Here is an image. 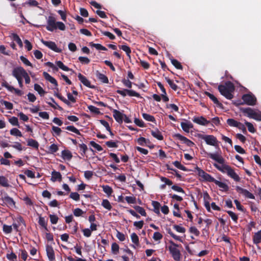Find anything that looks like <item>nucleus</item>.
<instances>
[{
    "instance_id": "nucleus-7",
    "label": "nucleus",
    "mask_w": 261,
    "mask_h": 261,
    "mask_svg": "<svg viewBox=\"0 0 261 261\" xmlns=\"http://www.w3.org/2000/svg\"><path fill=\"white\" fill-rule=\"evenodd\" d=\"M242 99L244 102L249 106H254L256 104V98L252 93L243 95Z\"/></svg>"
},
{
    "instance_id": "nucleus-15",
    "label": "nucleus",
    "mask_w": 261,
    "mask_h": 261,
    "mask_svg": "<svg viewBox=\"0 0 261 261\" xmlns=\"http://www.w3.org/2000/svg\"><path fill=\"white\" fill-rule=\"evenodd\" d=\"M204 94L208 96L211 100L213 101V102L216 104L218 107L221 108L222 107V104L219 101L217 98L213 94H211V93L205 91L204 92Z\"/></svg>"
},
{
    "instance_id": "nucleus-63",
    "label": "nucleus",
    "mask_w": 261,
    "mask_h": 261,
    "mask_svg": "<svg viewBox=\"0 0 261 261\" xmlns=\"http://www.w3.org/2000/svg\"><path fill=\"white\" fill-rule=\"evenodd\" d=\"M58 150V146L55 144H51L49 147V151L50 153H55L57 152Z\"/></svg>"
},
{
    "instance_id": "nucleus-4",
    "label": "nucleus",
    "mask_w": 261,
    "mask_h": 261,
    "mask_svg": "<svg viewBox=\"0 0 261 261\" xmlns=\"http://www.w3.org/2000/svg\"><path fill=\"white\" fill-rule=\"evenodd\" d=\"M170 244L168 248L171 256L175 261H181V254L180 250L177 248L178 247H181V245H177L172 241H170Z\"/></svg>"
},
{
    "instance_id": "nucleus-13",
    "label": "nucleus",
    "mask_w": 261,
    "mask_h": 261,
    "mask_svg": "<svg viewBox=\"0 0 261 261\" xmlns=\"http://www.w3.org/2000/svg\"><path fill=\"white\" fill-rule=\"evenodd\" d=\"M211 200V198L207 192H205L203 194V200L204 204L208 212H211V206L210 204V201Z\"/></svg>"
},
{
    "instance_id": "nucleus-22",
    "label": "nucleus",
    "mask_w": 261,
    "mask_h": 261,
    "mask_svg": "<svg viewBox=\"0 0 261 261\" xmlns=\"http://www.w3.org/2000/svg\"><path fill=\"white\" fill-rule=\"evenodd\" d=\"M130 238L132 242L134 244V245H133V247L134 248L138 247L139 246V237L137 234L135 232L132 233L130 235Z\"/></svg>"
},
{
    "instance_id": "nucleus-54",
    "label": "nucleus",
    "mask_w": 261,
    "mask_h": 261,
    "mask_svg": "<svg viewBox=\"0 0 261 261\" xmlns=\"http://www.w3.org/2000/svg\"><path fill=\"white\" fill-rule=\"evenodd\" d=\"M126 92H127V95L129 96L140 97V94L134 90L127 89V91H126Z\"/></svg>"
},
{
    "instance_id": "nucleus-1",
    "label": "nucleus",
    "mask_w": 261,
    "mask_h": 261,
    "mask_svg": "<svg viewBox=\"0 0 261 261\" xmlns=\"http://www.w3.org/2000/svg\"><path fill=\"white\" fill-rule=\"evenodd\" d=\"M218 89L220 94L228 99H231L233 97V92L235 90L234 84L230 81H227L224 85L221 84L218 86Z\"/></svg>"
},
{
    "instance_id": "nucleus-23",
    "label": "nucleus",
    "mask_w": 261,
    "mask_h": 261,
    "mask_svg": "<svg viewBox=\"0 0 261 261\" xmlns=\"http://www.w3.org/2000/svg\"><path fill=\"white\" fill-rule=\"evenodd\" d=\"M227 123L230 126L233 127H240V125H242V123L238 122L232 118H229L227 120Z\"/></svg>"
},
{
    "instance_id": "nucleus-51",
    "label": "nucleus",
    "mask_w": 261,
    "mask_h": 261,
    "mask_svg": "<svg viewBox=\"0 0 261 261\" xmlns=\"http://www.w3.org/2000/svg\"><path fill=\"white\" fill-rule=\"evenodd\" d=\"M227 214L231 218L233 221L237 222L238 219V216L234 213L230 211H227Z\"/></svg>"
},
{
    "instance_id": "nucleus-11",
    "label": "nucleus",
    "mask_w": 261,
    "mask_h": 261,
    "mask_svg": "<svg viewBox=\"0 0 261 261\" xmlns=\"http://www.w3.org/2000/svg\"><path fill=\"white\" fill-rule=\"evenodd\" d=\"M3 201L5 205H7L10 208L14 209L16 207L15 202L14 200L8 196H5L3 198Z\"/></svg>"
},
{
    "instance_id": "nucleus-40",
    "label": "nucleus",
    "mask_w": 261,
    "mask_h": 261,
    "mask_svg": "<svg viewBox=\"0 0 261 261\" xmlns=\"http://www.w3.org/2000/svg\"><path fill=\"white\" fill-rule=\"evenodd\" d=\"M102 206L108 210H111L112 206L110 202L107 199H104L101 203Z\"/></svg>"
},
{
    "instance_id": "nucleus-37",
    "label": "nucleus",
    "mask_w": 261,
    "mask_h": 261,
    "mask_svg": "<svg viewBox=\"0 0 261 261\" xmlns=\"http://www.w3.org/2000/svg\"><path fill=\"white\" fill-rule=\"evenodd\" d=\"M28 145L33 147L35 148H38L39 146L38 143L35 140L32 139H28Z\"/></svg>"
},
{
    "instance_id": "nucleus-9",
    "label": "nucleus",
    "mask_w": 261,
    "mask_h": 261,
    "mask_svg": "<svg viewBox=\"0 0 261 261\" xmlns=\"http://www.w3.org/2000/svg\"><path fill=\"white\" fill-rule=\"evenodd\" d=\"M41 41L45 46L56 53H61L62 51V50L57 47L54 42L44 41L43 40H41Z\"/></svg>"
},
{
    "instance_id": "nucleus-20",
    "label": "nucleus",
    "mask_w": 261,
    "mask_h": 261,
    "mask_svg": "<svg viewBox=\"0 0 261 261\" xmlns=\"http://www.w3.org/2000/svg\"><path fill=\"white\" fill-rule=\"evenodd\" d=\"M51 180L53 182L62 180V175L59 172L53 171L51 172Z\"/></svg>"
},
{
    "instance_id": "nucleus-62",
    "label": "nucleus",
    "mask_w": 261,
    "mask_h": 261,
    "mask_svg": "<svg viewBox=\"0 0 261 261\" xmlns=\"http://www.w3.org/2000/svg\"><path fill=\"white\" fill-rule=\"evenodd\" d=\"M88 109L89 111L91 112H93L95 114H98L99 113V110L97 107L90 105L88 107Z\"/></svg>"
},
{
    "instance_id": "nucleus-24",
    "label": "nucleus",
    "mask_w": 261,
    "mask_h": 261,
    "mask_svg": "<svg viewBox=\"0 0 261 261\" xmlns=\"http://www.w3.org/2000/svg\"><path fill=\"white\" fill-rule=\"evenodd\" d=\"M152 205L153 207L154 212L157 214H160V210L163 212V207H161V205L159 202L155 201H152Z\"/></svg>"
},
{
    "instance_id": "nucleus-19",
    "label": "nucleus",
    "mask_w": 261,
    "mask_h": 261,
    "mask_svg": "<svg viewBox=\"0 0 261 261\" xmlns=\"http://www.w3.org/2000/svg\"><path fill=\"white\" fill-rule=\"evenodd\" d=\"M166 166L167 167V169L169 170L168 172L169 174L175 175V176L177 177L179 180H183V177L180 174L178 173V171L177 170L170 168L168 164H167Z\"/></svg>"
},
{
    "instance_id": "nucleus-59",
    "label": "nucleus",
    "mask_w": 261,
    "mask_h": 261,
    "mask_svg": "<svg viewBox=\"0 0 261 261\" xmlns=\"http://www.w3.org/2000/svg\"><path fill=\"white\" fill-rule=\"evenodd\" d=\"M122 83H123L124 86H125V87H127L128 88H131L132 87V84H133L132 82H130L128 79H123L122 80Z\"/></svg>"
},
{
    "instance_id": "nucleus-45",
    "label": "nucleus",
    "mask_w": 261,
    "mask_h": 261,
    "mask_svg": "<svg viewBox=\"0 0 261 261\" xmlns=\"http://www.w3.org/2000/svg\"><path fill=\"white\" fill-rule=\"evenodd\" d=\"M90 45L92 47H95L97 50H107V48L100 44H96L93 42H90Z\"/></svg>"
},
{
    "instance_id": "nucleus-64",
    "label": "nucleus",
    "mask_w": 261,
    "mask_h": 261,
    "mask_svg": "<svg viewBox=\"0 0 261 261\" xmlns=\"http://www.w3.org/2000/svg\"><path fill=\"white\" fill-rule=\"evenodd\" d=\"M39 224L44 228L46 227V221L44 218L40 217L38 221Z\"/></svg>"
},
{
    "instance_id": "nucleus-8",
    "label": "nucleus",
    "mask_w": 261,
    "mask_h": 261,
    "mask_svg": "<svg viewBox=\"0 0 261 261\" xmlns=\"http://www.w3.org/2000/svg\"><path fill=\"white\" fill-rule=\"evenodd\" d=\"M173 137L180 140L189 147H193L194 145V143L192 141L179 134H175L173 135Z\"/></svg>"
},
{
    "instance_id": "nucleus-42",
    "label": "nucleus",
    "mask_w": 261,
    "mask_h": 261,
    "mask_svg": "<svg viewBox=\"0 0 261 261\" xmlns=\"http://www.w3.org/2000/svg\"><path fill=\"white\" fill-rule=\"evenodd\" d=\"M119 245L116 243H113L111 246L112 252L114 254H117L119 252Z\"/></svg>"
},
{
    "instance_id": "nucleus-38",
    "label": "nucleus",
    "mask_w": 261,
    "mask_h": 261,
    "mask_svg": "<svg viewBox=\"0 0 261 261\" xmlns=\"http://www.w3.org/2000/svg\"><path fill=\"white\" fill-rule=\"evenodd\" d=\"M173 164L178 169L184 171H188L187 168L184 166V165H181L180 162L177 161H176L173 163Z\"/></svg>"
},
{
    "instance_id": "nucleus-28",
    "label": "nucleus",
    "mask_w": 261,
    "mask_h": 261,
    "mask_svg": "<svg viewBox=\"0 0 261 261\" xmlns=\"http://www.w3.org/2000/svg\"><path fill=\"white\" fill-rule=\"evenodd\" d=\"M34 88V90L38 92L40 96H43L46 93L45 90L38 84H35Z\"/></svg>"
},
{
    "instance_id": "nucleus-29",
    "label": "nucleus",
    "mask_w": 261,
    "mask_h": 261,
    "mask_svg": "<svg viewBox=\"0 0 261 261\" xmlns=\"http://www.w3.org/2000/svg\"><path fill=\"white\" fill-rule=\"evenodd\" d=\"M43 75L45 79L50 82L51 84H54L55 86H57L58 85L57 82L55 79L52 77L50 75H49L48 73L44 72H43Z\"/></svg>"
},
{
    "instance_id": "nucleus-35",
    "label": "nucleus",
    "mask_w": 261,
    "mask_h": 261,
    "mask_svg": "<svg viewBox=\"0 0 261 261\" xmlns=\"http://www.w3.org/2000/svg\"><path fill=\"white\" fill-rule=\"evenodd\" d=\"M171 62L172 65L177 69H182V66L181 63L177 60L173 58L171 59Z\"/></svg>"
},
{
    "instance_id": "nucleus-34",
    "label": "nucleus",
    "mask_w": 261,
    "mask_h": 261,
    "mask_svg": "<svg viewBox=\"0 0 261 261\" xmlns=\"http://www.w3.org/2000/svg\"><path fill=\"white\" fill-rule=\"evenodd\" d=\"M165 79L171 89L174 91H176L178 89V86L174 83L173 80L168 77H166Z\"/></svg>"
},
{
    "instance_id": "nucleus-43",
    "label": "nucleus",
    "mask_w": 261,
    "mask_h": 261,
    "mask_svg": "<svg viewBox=\"0 0 261 261\" xmlns=\"http://www.w3.org/2000/svg\"><path fill=\"white\" fill-rule=\"evenodd\" d=\"M62 132V130L60 127L53 126L51 133L54 136H60Z\"/></svg>"
},
{
    "instance_id": "nucleus-47",
    "label": "nucleus",
    "mask_w": 261,
    "mask_h": 261,
    "mask_svg": "<svg viewBox=\"0 0 261 261\" xmlns=\"http://www.w3.org/2000/svg\"><path fill=\"white\" fill-rule=\"evenodd\" d=\"M3 230L5 233H10L12 231V226L4 224Z\"/></svg>"
},
{
    "instance_id": "nucleus-21",
    "label": "nucleus",
    "mask_w": 261,
    "mask_h": 261,
    "mask_svg": "<svg viewBox=\"0 0 261 261\" xmlns=\"http://www.w3.org/2000/svg\"><path fill=\"white\" fill-rule=\"evenodd\" d=\"M253 242L254 244H258L261 243V230L254 233L252 237Z\"/></svg>"
},
{
    "instance_id": "nucleus-55",
    "label": "nucleus",
    "mask_w": 261,
    "mask_h": 261,
    "mask_svg": "<svg viewBox=\"0 0 261 261\" xmlns=\"http://www.w3.org/2000/svg\"><path fill=\"white\" fill-rule=\"evenodd\" d=\"M9 122L14 126H19L18 120L17 118L12 117L9 119Z\"/></svg>"
},
{
    "instance_id": "nucleus-5",
    "label": "nucleus",
    "mask_w": 261,
    "mask_h": 261,
    "mask_svg": "<svg viewBox=\"0 0 261 261\" xmlns=\"http://www.w3.org/2000/svg\"><path fill=\"white\" fill-rule=\"evenodd\" d=\"M198 137L199 138L203 140L207 145L214 146L216 148H218V150L220 148L218 145V141L214 136L211 135L199 134Z\"/></svg>"
},
{
    "instance_id": "nucleus-46",
    "label": "nucleus",
    "mask_w": 261,
    "mask_h": 261,
    "mask_svg": "<svg viewBox=\"0 0 261 261\" xmlns=\"http://www.w3.org/2000/svg\"><path fill=\"white\" fill-rule=\"evenodd\" d=\"M203 179L208 182H213L214 183L216 180V179H215L213 176H212L210 174L207 173H206V174H205V176L203 177Z\"/></svg>"
},
{
    "instance_id": "nucleus-33",
    "label": "nucleus",
    "mask_w": 261,
    "mask_h": 261,
    "mask_svg": "<svg viewBox=\"0 0 261 261\" xmlns=\"http://www.w3.org/2000/svg\"><path fill=\"white\" fill-rule=\"evenodd\" d=\"M0 185L4 187H10L8 179L4 176H0Z\"/></svg>"
},
{
    "instance_id": "nucleus-56",
    "label": "nucleus",
    "mask_w": 261,
    "mask_h": 261,
    "mask_svg": "<svg viewBox=\"0 0 261 261\" xmlns=\"http://www.w3.org/2000/svg\"><path fill=\"white\" fill-rule=\"evenodd\" d=\"M125 199L129 204H135L136 202V198L134 196H126Z\"/></svg>"
},
{
    "instance_id": "nucleus-31",
    "label": "nucleus",
    "mask_w": 261,
    "mask_h": 261,
    "mask_svg": "<svg viewBox=\"0 0 261 261\" xmlns=\"http://www.w3.org/2000/svg\"><path fill=\"white\" fill-rule=\"evenodd\" d=\"M10 37L13 40L15 41L18 43L20 47H22L23 46V44L21 40L16 34L13 33H11L10 35Z\"/></svg>"
},
{
    "instance_id": "nucleus-57",
    "label": "nucleus",
    "mask_w": 261,
    "mask_h": 261,
    "mask_svg": "<svg viewBox=\"0 0 261 261\" xmlns=\"http://www.w3.org/2000/svg\"><path fill=\"white\" fill-rule=\"evenodd\" d=\"M2 104L4 105L6 108L8 110H12L13 108V104L9 101H2Z\"/></svg>"
},
{
    "instance_id": "nucleus-53",
    "label": "nucleus",
    "mask_w": 261,
    "mask_h": 261,
    "mask_svg": "<svg viewBox=\"0 0 261 261\" xmlns=\"http://www.w3.org/2000/svg\"><path fill=\"white\" fill-rule=\"evenodd\" d=\"M245 124L247 126L249 132L252 133H253L255 132V129L254 128L252 123L248 121H246Z\"/></svg>"
},
{
    "instance_id": "nucleus-26",
    "label": "nucleus",
    "mask_w": 261,
    "mask_h": 261,
    "mask_svg": "<svg viewBox=\"0 0 261 261\" xmlns=\"http://www.w3.org/2000/svg\"><path fill=\"white\" fill-rule=\"evenodd\" d=\"M78 78L79 80L86 86L90 87V82L84 76L82 75L81 73L78 74Z\"/></svg>"
},
{
    "instance_id": "nucleus-2",
    "label": "nucleus",
    "mask_w": 261,
    "mask_h": 261,
    "mask_svg": "<svg viewBox=\"0 0 261 261\" xmlns=\"http://www.w3.org/2000/svg\"><path fill=\"white\" fill-rule=\"evenodd\" d=\"M46 28L48 31L53 32L57 29H59L61 31H64L66 27L63 22L56 21L54 17L50 16L47 19Z\"/></svg>"
},
{
    "instance_id": "nucleus-6",
    "label": "nucleus",
    "mask_w": 261,
    "mask_h": 261,
    "mask_svg": "<svg viewBox=\"0 0 261 261\" xmlns=\"http://www.w3.org/2000/svg\"><path fill=\"white\" fill-rule=\"evenodd\" d=\"M242 111L247 114L248 117L257 121H261V112H256L250 108L242 109Z\"/></svg>"
},
{
    "instance_id": "nucleus-41",
    "label": "nucleus",
    "mask_w": 261,
    "mask_h": 261,
    "mask_svg": "<svg viewBox=\"0 0 261 261\" xmlns=\"http://www.w3.org/2000/svg\"><path fill=\"white\" fill-rule=\"evenodd\" d=\"M10 134L13 136L21 137L22 134L21 132L16 128H13L10 130Z\"/></svg>"
},
{
    "instance_id": "nucleus-44",
    "label": "nucleus",
    "mask_w": 261,
    "mask_h": 261,
    "mask_svg": "<svg viewBox=\"0 0 261 261\" xmlns=\"http://www.w3.org/2000/svg\"><path fill=\"white\" fill-rule=\"evenodd\" d=\"M103 192L108 195H110L113 192V190L110 186L108 185H103L102 186Z\"/></svg>"
},
{
    "instance_id": "nucleus-10",
    "label": "nucleus",
    "mask_w": 261,
    "mask_h": 261,
    "mask_svg": "<svg viewBox=\"0 0 261 261\" xmlns=\"http://www.w3.org/2000/svg\"><path fill=\"white\" fill-rule=\"evenodd\" d=\"M26 71L21 67L15 68L12 71V75L16 79L22 78Z\"/></svg>"
},
{
    "instance_id": "nucleus-36",
    "label": "nucleus",
    "mask_w": 261,
    "mask_h": 261,
    "mask_svg": "<svg viewBox=\"0 0 261 261\" xmlns=\"http://www.w3.org/2000/svg\"><path fill=\"white\" fill-rule=\"evenodd\" d=\"M151 134L154 138H156L158 140H161L163 139L161 133L158 129L152 130Z\"/></svg>"
},
{
    "instance_id": "nucleus-58",
    "label": "nucleus",
    "mask_w": 261,
    "mask_h": 261,
    "mask_svg": "<svg viewBox=\"0 0 261 261\" xmlns=\"http://www.w3.org/2000/svg\"><path fill=\"white\" fill-rule=\"evenodd\" d=\"M66 129L69 131L73 132V133H75L76 134H77L79 135H81L80 131L73 126H68L66 127Z\"/></svg>"
},
{
    "instance_id": "nucleus-16",
    "label": "nucleus",
    "mask_w": 261,
    "mask_h": 261,
    "mask_svg": "<svg viewBox=\"0 0 261 261\" xmlns=\"http://www.w3.org/2000/svg\"><path fill=\"white\" fill-rule=\"evenodd\" d=\"M46 251L49 261H54L55 257L54 250L53 247L50 246H47L46 248Z\"/></svg>"
},
{
    "instance_id": "nucleus-32",
    "label": "nucleus",
    "mask_w": 261,
    "mask_h": 261,
    "mask_svg": "<svg viewBox=\"0 0 261 261\" xmlns=\"http://www.w3.org/2000/svg\"><path fill=\"white\" fill-rule=\"evenodd\" d=\"M71 152L67 150H64L62 152V157L64 160L69 161L72 158Z\"/></svg>"
},
{
    "instance_id": "nucleus-3",
    "label": "nucleus",
    "mask_w": 261,
    "mask_h": 261,
    "mask_svg": "<svg viewBox=\"0 0 261 261\" xmlns=\"http://www.w3.org/2000/svg\"><path fill=\"white\" fill-rule=\"evenodd\" d=\"M200 149V153L201 154L203 155V156H205L206 155L208 157L217 162L219 164H223L225 163V160L222 156V152L220 148H219V150L216 151L215 153L206 152L203 147H201Z\"/></svg>"
},
{
    "instance_id": "nucleus-60",
    "label": "nucleus",
    "mask_w": 261,
    "mask_h": 261,
    "mask_svg": "<svg viewBox=\"0 0 261 261\" xmlns=\"http://www.w3.org/2000/svg\"><path fill=\"white\" fill-rule=\"evenodd\" d=\"M18 116L19 117L20 119L24 122H27L29 120L28 116L22 112L19 113Z\"/></svg>"
},
{
    "instance_id": "nucleus-50",
    "label": "nucleus",
    "mask_w": 261,
    "mask_h": 261,
    "mask_svg": "<svg viewBox=\"0 0 261 261\" xmlns=\"http://www.w3.org/2000/svg\"><path fill=\"white\" fill-rule=\"evenodd\" d=\"M134 208L142 216H145L146 215V212L143 207L140 206H135Z\"/></svg>"
},
{
    "instance_id": "nucleus-14",
    "label": "nucleus",
    "mask_w": 261,
    "mask_h": 261,
    "mask_svg": "<svg viewBox=\"0 0 261 261\" xmlns=\"http://www.w3.org/2000/svg\"><path fill=\"white\" fill-rule=\"evenodd\" d=\"M222 165L220 166L216 163L214 164V166L219 171H221L222 173H226L228 172V170L230 168V166L223 164H221Z\"/></svg>"
},
{
    "instance_id": "nucleus-27",
    "label": "nucleus",
    "mask_w": 261,
    "mask_h": 261,
    "mask_svg": "<svg viewBox=\"0 0 261 261\" xmlns=\"http://www.w3.org/2000/svg\"><path fill=\"white\" fill-rule=\"evenodd\" d=\"M215 184L217 186H219L220 188H221V190L223 191L227 192L229 190L228 186L225 183L216 180L215 182Z\"/></svg>"
},
{
    "instance_id": "nucleus-49",
    "label": "nucleus",
    "mask_w": 261,
    "mask_h": 261,
    "mask_svg": "<svg viewBox=\"0 0 261 261\" xmlns=\"http://www.w3.org/2000/svg\"><path fill=\"white\" fill-rule=\"evenodd\" d=\"M189 232L191 233L195 234L196 236H199L200 231L195 226H191L189 228Z\"/></svg>"
},
{
    "instance_id": "nucleus-12",
    "label": "nucleus",
    "mask_w": 261,
    "mask_h": 261,
    "mask_svg": "<svg viewBox=\"0 0 261 261\" xmlns=\"http://www.w3.org/2000/svg\"><path fill=\"white\" fill-rule=\"evenodd\" d=\"M192 120L194 123L203 126H206L211 123L210 121L206 120L203 116L194 117Z\"/></svg>"
},
{
    "instance_id": "nucleus-17",
    "label": "nucleus",
    "mask_w": 261,
    "mask_h": 261,
    "mask_svg": "<svg viewBox=\"0 0 261 261\" xmlns=\"http://www.w3.org/2000/svg\"><path fill=\"white\" fill-rule=\"evenodd\" d=\"M113 117L119 123H121L123 121L124 115L116 110H113Z\"/></svg>"
},
{
    "instance_id": "nucleus-61",
    "label": "nucleus",
    "mask_w": 261,
    "mask_h": 261,
    "mask_svg": "<svg viewBox=\"0 0 261 261\" xmlns=\"http://www.w3.org/2000/svg\"><path fill=\"white\" fill-rule=\"evenodd\" d=\"M171 189L172 190H173L174 191H176V192H180V193H184V194L185 193V192L184 190V189L182 188H181L180 187H179V186H178L177 185H173L171 187Z\"/></svg>"
},
{
    "instance_id": "nucleus-30",
    "label": "nucleus",
    "mask_w": 261,
    "mask_h": 261,
    "mask_svg": "<svg viewBox=\"0 0 261 261\" xmlns=\"http://www.w3.org/2000/svg\"><path fill=\"white\" fill-rule=\"evenodd\" d=\"M166 109L169 110L170 113L173 112V111L178 112V111L177 106L173 103H166Z\"/></svg>"
},
{
    "instance_id": "nucleus-39",
    "label": "nucleus",
    "mask_w": 261,
    "mask_h": 261,
    "mask_svg": "<svg viewBox=\"0 0 261 261\" xmlns=\"http://www.w3.org/2000/svg\"><path fill=\"white\" fill-rule=\"evenodd\" d=\"M56 63L58 67L61 69L66 71L69 70V68L66 66H65L61 61H56Z\"/></svg>"
},
{
    "instance_id": "nucleus-52",
    "label": "nucleus",
    "mask_w": 261,
    "mask_h": 261,
    "mask_svg": "<svg viewBox=\"0 0 261 261\" xmlns=\"http://www.w3.org/2000/svg\"><path fill=\"white\" fill-rule=\"evenodd\" d=\"M195 169L197 171L198 175L201 177V178H203L206 172H205L203 170L201 169L198 167H196Z\"/></svg>"
},
{
    "instance_id": "nucleus-18",
    "label": "nucleus",
    "mask_w": 261,
    "mask_h": 261,
    "mask_svg": "<svg viewBox=\"0 0 261 261\" xmlns=\"http://www.w3.org/2000/svg\"><path fill=\"white\" fill-rule=\"evenodd\" d=\"M180 125L182 130L187 133H189L190 132V129L193 127V125L190 121L187 122H181Z\"/></svg>"
},
{
    "instance_id": "nucleus-25",
    "label": "nucleus",
    "mask_w": 261,
    "mask_h": 261,
    "mask_svg": "<svg viewBox=\"0 0 261 261\" xmlns=\"http://www.w3.org/2000/svg\"><path fill=\"white\" fill-rule=\"evenodd\" d=\"M96 75L97 79L103 83H108L109 82L108 77L98 71H96Z\"/></svg>"
},
{
    "instance_id": "nucleus-48",
    "label": "nucleus",
    "mask_w": 261,
    "mask_h": 261,
    "mask_svg": "<svg viewBox=\"0 0 261 261\" xmlns=\"http://www.w3.org/2000/svg\"><path fill=\"white\" fill-rule=\"evenodd\" d=\"M166 230L167 232L170 234V235L173 238L176 240L179 241L180 242H182L181 240L180 239V237L175 235L173 232L171 231V229L170 228H166Z\"/></svg>"
}]
</instances>
